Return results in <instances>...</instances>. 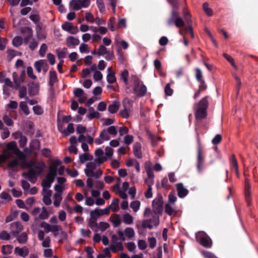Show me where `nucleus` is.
<instances>
[{
    "mask_svg": "<svg viewBox=\"0 0 258 258\" xmlns=\"http://www.w3.org/2000/svg\"><path fill=\"white\" fill-rule=\"evenodd\" d=\"M53 198L54 199L53 202L54 206L55 207H59L62 200L61 195H59L57 194H54L53 195Z\"/></svg>",
    "mask_w": 258,
    "mask_h": 258,
    "instance_id": "obj_32",
    "label": "nucleus"
},
{
    "mask_svg": "<svg viewBox=\"0 0 258 258\" xmlns=\"http://www.w3.org/2000/svg\"><path fill=\"white\" fill-rule=\"evenodd\" d=\"M15 253L20 256L25 257L29 254V249L26 247L22 248L17 247L15 249Z\"/></svg>",
    "mask_w": 258,
    "mask_h": 258,
    "instance_id": "obj_11",
    "label": "nucleus"
},
{
    "mask_svg": "<svg viewBox=\"0 0 258 258\" xmlns=\"http://www.w3.org/2000/svg\"><path fill=\"white\" fill-rule=\"evenodd\" d=\"M49 214L45 207L42 208V211L39 215V218L42 220H45L48 218Z\"/></svg>",
    "mask_w": 258,
    "mask_h": 258,
    "instance_id": "obj_44",
    "label": "nucleus"
},
{
    "mask_svg": "<svg viewBox=\"0 0 258 258\" xmlns=\"http://www.w3.org/2000/svg\"><path fill=\"white\" fill-rule=\"evenodd\" d=\"M98 227L99 228L101 231H104L109 227V224L106 222H100L99 223Z\"/></svg>",
    "mask_w": 258,
    "mask_h": 258,
    "instance_id": "obj_55",
    "label": "nucleus"
},
{
    "mask_svg": "<svg viewBox=\"0 0 258 258\" xmlns=\"http://www.w3.org/2000/svg\"><path fill=\"white\" fill-rule=\"evenodd\" d=\"M80 0H71L70 2V6L72 7L74 10H79L82 7L80 6Z\"/></svg>",
    "mask_w": 258,
    "mask_h": 258,
    "instance_id": "obj_24",
    "label": "nucleus"
},
{
    "mask_svg": "<svg viewBox=\"0 0 258 258\" xmlns=\"http://www.w3.org/2000/svg\"><path fill=\"white\" fill-rule=\"evenodd\" d=\"M11 238L10 235L7 231L3 230L0 232V239L4 240H8Z\"/></svg>",
    "mask_w": 258,
    "mask_h": 258,
    "instance_id": "obj_43",
    "label": "nucleus"
},
{
    "mask_svg": "<svg viewBox=\"0 0 258 258\" xmlns=\"http://www.w3.org/2000/svg\"><path fill=\"white\" fill-rule=\"evenodd\" d=\"M23 164L26 167L31 169L33 166L35 167L37 163H36L33 160H30L28 161H25Z\"/></svg>",
    "mask_w": 258,
    "mask_h": 258,
    "instance_id": "obj_56",
    "label": "nucleus"
},
{
    "mask_svg": "<svg viewBox=\"0 0 258 258\" xmlns=\"http://www.w3.org/2000/svg\"><path fill=\"white\" fill-rule=\"evenodd\" d=\"M124 233L128 238L131 239L135 235V231L133 228L131 227L126 228L124 230Z\"/></svg>",
    "mask_w": 258,
    "mask_h": 258,
    "instance_id": "obj_36",
    "label": "nucleus"
},
{
    "mask_svg": "<svg viewBox=\"0 0 258 258\" xmlns=\"http://www.w3.org/2000/svg\"><path fill=\"white\" fill-rule=\"evenodd\" d=\"M133 151L134 154L136 157L139 159H141L142 158L141 145L139 143L136 142L135 143L133 146Z\"/></svg>",
    "mask_w": 258,
    "mask_h": 258,
    "instance_id": "obj_12",
    "label": "nucleus"
},
{
    "mask_svg": "<svg viewBox=\"0 0 258 258\" xmlns=\"http://www.w3.org/2000/svg\"><path fill=\"white\" fill-rule=\"evenodd\" d=\"M97 7L101 13L103 14L105 12V6L103 0H96Z\"/></svg>",
    "mask_w": 258,
    "mask_h": 258,
    "instance_id": "obj_39",
    "label": "nucleus"
},
{
    "mask_svg": "<svg viewBox=\"0 0 258 258\" xmlns=\"http://www.w3.org/2000/svg\"><path fill=\"white\" fill-rule=\"evenodd\" d=\"M61 28L63 30L69 32L73 28V25L71 23L66 22L62 24Z\"/></svg>",
    "mask_w": 258,
    "mask_h": 258,
    "instance_id": "obj_47",
    "label": "nucleus"
},
{
    "mask_svg": "<svg viewBox=\"0 0 258 258\" xmlns=\"http://www.w3.org/2000/svg\"><path fill=\"white\" fill-rule=\"evenodd\" d=\"M197 238L200 244L206 248H211L212 245V241L210 237L204 232H200L197 235Z\"/></svg>",
    "mask_w": 258,
    "mask_h": 258,
    "instance_id": "obj_4",
    "label": "nucleus"
},
{
    "mask_svg": "<svg viewBox=\"0 0 258 258\" xmlns=\"http://www.w3.org/2000/svg\"><path fill=\"white\" fill-rule=\"evenodd\" d=\"M32 109L34 114L36 115H41L44 112L43 109L39 105L34 106Z\"/></svg>",
    "mask_w": 258,
    "mask_h": 258,
    "instance_id": "obj_35",
    "label": "nucleus"
},
{
    "mask_svg": "<svg viewBox=\"0 0 258 258\" xmlns=\"http://www.w3.org/2000/svg\"><path fill=\"white\" fill-rule=\"evenodd\" d=\"M10 229L14 235L19 234L23 230V227L20 222H15L11 224Z\"/></svg>",
    "mask_w": 258,
    "mask_h": 258,
    "instance_id": "obj_7",
    "label": "nucleus"
},
{
    "mask_svg": "<svg viewBox=\"0 0 258 258\" xmlns=\"http://www.w3.org/2000/svg\"><path fill=\"white\" fill-rule=\"evenodd\" d=\"M113 218L112 222L114 227H118L120 226L121 223V220L120 219L119 216L117 214H114L111 218Z\"/></svg>",
    "mask_w": 258,
    "mask_h": 258,
    "instance_id": "obj_26",
    "label": "nucleus"
},
{
    "mask_svg": "<svg viewBox=\"0 0 258 258\" xmlns=\"http://www.w3.org/2000/svg\"><path fill=\"white\" fill-rule=\"evenodd\" d=\"M163 201L161 194H158L157 197L152 202V207L155 214L161 215L163 212Z\"/></svg>",
    "mask_w": 258,
    "mask_h": 258,
    "instance_id": "obj_3",
    "label": "nucleus"
},
{
    "mask_svg": "<svg viewBox=\"0 0 258 258\" xmlns=\"http://www.w3.org/2000/svg\"><path fill=\"white\" fill-rule=\"evenodd\" d=\"M48 172L46 174L45 178L47 180L53 183L54 181L55 178L57 175V172L53 170L52 168H48Z\"/></svg>",
    "mask_w": 258,
    "mask_h": 258,
    "instance_id": "obj_13",
    "label": "nucleus"
},
{
    "mask_svg": "<svg viewBox=\"0 0 258 258\" xmlns=\"http://www.w3.org/2000/svg\"><path fill=\"white\" fill-rule=\"evenodd\" d=\"M93 156L88 153H84L80 155L79 160L81 163H84L86 161L92 160Z\"/></svg>",
    "mask_w": 258,
    "mask_h": 258,
    "instance_id": "obj_21",
    "label": "nucleus"
},
{
    "mask_svg": "<svg viewBox=\"0 0 258 258\" xmlns=\"http://www.w3.org/2000/svg\"><path fill=\"white\" fill-rule=\"evenodd\" d=\"M148 242L149 243V246L151 249H153L156 247V239L155 237H148Z\"/></svg>",
    "mask_w": 258,
    "mask_h": 258,
    "instance_id": "obj_52",
    "label": "nucleus"
},
{
    "mask_svg": "<svg viewBox=\"0 0 258 258\" xmlns=\"http://www.w3.org/2000/svg\"><path fill=\"white\" fill-rule=\"evenodd\" d=\"M102 173H103V172H102V170L100 169H99L98 170H97L96 172H94V171L93 172H92V173H91L89 174H87V173H86V176L88 177H95L96 178H99L102 175Z\"/></svg>",
    "mask_w": 258,
    "mask_h": 258,
    "instance_id": "obj_40",
    "label": "nucleus"
},
{
    "mask_svg": "<svg viewBox=\"0 0 258 258\" xmlns=\"http://www.w3.org/2000/svg\"><path fill=\"white\" fill-rule=\"evenodd\" d=\"M0 82L4 83L5 84L4 86L13 87V84L9 78H5L3 80L0 78Z\"/></svg>",
    "mask_w": 258,
    "mask_h": 258,
    "instance_id": "obj_53",
    "label": "nucleus"
},
{
    "mask_svg": "<svg viewBox=\"0 0 258 258\" xmlns=\"http://www.w3.org/2000/svg\"><path fill=\"white\" fill-rule=\"evenodd\" d=\"M109 135L115 136L117 134L116 127L115 126H110L106 130Z\"/></svg>",
    "mask_w": 258,
    "mask_h": 258,
    "instance_id": "obj_58",
    "label": "nucleus"
},
{
    "mask_svg": "<svg viewBox=\"0 0 258 258\" xmlns=\"http://www.w3.org/2000/svg\"><path fill=\"white\" fill-rule=\"evenodd\" d=\"M13 247L11 245H3L2 252L4 254H10L12 252Z\"/></svg>",
    "mask_w": 258,
    "mask_h": 258,
    "instance_id": "obj_37",
    "label": "nucleus"
},
{
    "mask_svg": "<svg viewBox=\"0 0 258 258\" xmlns=\"http://www.w3.org/2000/svg\"><path fill=\"white\" fill-rule=\"evenodd\" d=\"M115 244H111L110 246V250L113 252H116L117 250L122 251L123 249V247L121 242H115Z\"/></svg>",
    "mask_w": 258,
    "mask_h": 258,
    "instance_id": "obj_17",
    "label": "nucleus"
},
{
    "mask_svg": "<svg viewBox=\"0 0 258 258\" xmlns=\"http://www.w3.org/2000/svg\"><path fill=\"white\" fill-rule=\"evenodd\" d=\"M79 40L73 36H69L67 38V43L69 47H70L71 46L78 45L79 44Z\"/></svg>",
    "mask_w": 258,
    "mask_h": 258,
    "instance_id": "obj_16",
    "label": "nucleus"
},
{
    "mask_svg": "<svg viewBox=\"0 0 258 258\" xmlns=\"http://www.w3.org/2000/svg\"><path fill=\"white\" fill-rule=\"evenodd\" d=\"M123 222L125 224H131L133 223V217L128 213H125L123 215Z\"/></svg>",
    "mask_w": 258,
    "mask_h": 258,
    "instance_id": "obj_27",
    "label": "nucleus"
},
{
    "mask_svg": "<svg viewBox=\"0 0 258 258\" xmlns=\"http://www.w3.org/2000/svg\"><path fill=\"white\" fill-rule=\"evenodd\" d=\"M229 162L230 166L232 168L234 169V170H237V169L238 168L237 161L234 154H232L231 155L229 159Z\"/></svg>",
    "mask_w": 258,
    "mask_h": 258,
    "instance_id": "obj_23",
    "label": "nucleus"
},
{
    "mask_svg": "<svg viewBox=\"0 0 258 258\" xmlns=\"http://www.w3.org/2000/svg\"><path fill=\"white\" fill-rule=\"evenodd\" d=\"M61 164V162L59 160H55L51 165V166L49 167V168H52L53 170L57 172V167Z\"/></svg>",
    "mask_w": 258,
    "mask_h": 258,
    "instance_id": "obj_62",
    "label": "nucleus"
},
{
    "mask_svg": "<svg viewBox=\"0 0 258 258\" xmlns=\"http://www.w3.org/2000/svg\"><path fill=\"white\" fill-rule=\"evenodd\" d=\"M58 81L56 73L54 70L49 72V85L50 87L53 86L55 83Z\"/></svg>",
    "mask_w": 258,
    "mask_h": 258,
    "instance_id": "obj_15",
    "label": "nucleus"
},
{
    "mask_svg": "<svg viewBox=\"0 0 258 258\" xmlns=\"http://www.w3.org/2000/svg\"><path fill=\"white\" fill-rule=\"evenodd\" d=\"M47 49V46L46 44L43 43L40 48L39 49V55L41 57H43L45 55V54Z\"/></svg>",
    "mask_w": 258,
    "mask_h": 258,
    "instance_id": "obj_54",
    "label": "nucleus"
},
{
    "mask_svg": "<svg viewBox=\"0 0 258 258\" xmlns=\"http://www.w3.org/2000/svg\"><path fill=\"white\" fill-rule=\"evenodd\" d=\"M197 141L198 143L197 146V151H198V155H197V162H203L204 163V156L203 154V151L201 147V144L200 143V136H199V133L197 134V136H196Z\"/></svg>",
    "mask_w": 258,
    "mask_h": 258,
    "instance_id": "obj_6",
    "label": "nucleus"
},
{
    "mask_svg": "<svg viewBox=\"0 0 258 258\" xmlns=\"http://www.w3.org/2000/svg\"><path fill=\"white\" fill-rule=\"evenodd\" d=\"M222 140V136L220 134H217L212 139V143L214 145L219 144Z\"/></svg>",
    "mask_w": 258,
    "mask_h": 258,
    "instance_id": "obj_64",
    "label": "nucleus"
},
{
    "mask_svg": "<svg viewBox=\"0 0 258 258\" xmlns=\"http://www.w3.org/2000/svg\"><path fill=\"white\" fill-rule=\"evenodd\" d=\"M22 43L23 40L20 36L15 37L12 41L13 45L16 47H18L21 45Z\"/></svg>",
    "mask_w": 258,
    "mask_h": 258,
    "instance_id": "obj_33",
    "label": "nucleus"
},
{
    "mask_svg": "<svg viewBox=\"0 0 258 258\" xmlns=\"http://www.w3.org/2000/svg\"><path fill=\"white\" fill-rule=\"evenodd\" d=\"M107 81L112 84L116 81V78L115 76V73L112 71V68H108L107 69Z\"/></svg>",
    "mask_w": 258,
    "mask_h": 258,
    "instance_id": "obj_10",
    "label": "nucleus"
},
{
    "mask_svg": "<svg viewBox=\"0 0 258 258\" xmlns=\"http://www.w3.org/2000/svg\"><path fill=\"white\" fill-rule=\"evenodd\" d=\"M115 20L114 17H111L109 19L107 23L108 27L111 31L115 30V27L114 26V24L115 22Z\"/></svg>",
    "mask_w": 258,
    "mask_h": 258,
    "instance_id": "obj_48",
    "label": "nucleus"
},
{
    "mask_svg": "<svg viewBox=\"0 0 258 258\" xmlns=\"http://www.w3.org/2000/svg\"><path fill=\"white\" fill-rule=\"evenodd\" d=\"M119 200L118 199H114L112 200V203L110 206H111V209L114 212H117L119 210Z\"/></svg>",
    "mask_w": 258,
    "mask_h": 258,
    "instance_id": "obj_29",
    "label": "nucleus"
},
{
    "mask_svg": "<svg viewBox=\"0 0 258 258\" xmlns=\"http://www.w3.org/2000/svg\"><path fill=\"white\" fill-rule=\"evenodd\" d=\"M57 56L59 59H62L66 57L68 53V50L67 48H63V49H57L56 50Z\"/></svg>",
    "mask_w": 258,
    "mask_h": 258,
    "instance_id": "obj_20",
    "label": "nucleus"
},
{
    "mask_svg": "<svg viewBox=\"0 0 258 258\" xmlns=\"http://www.w3.org/2000/svg\"><path fill=\"white\" fill-rule=\"evenodd\" d=\"M134 82V91L137 97H142L146 95L147 88L139 78L136 75H131Z\"/></svg>",
    "mask_w": 258,
    "mask_h": 258,
    "instance_id": "obj_2",
    "label": "nucleus"
},
{
    "mask_svg": "<svg viewBox=\"0 0 258 258\" xmlns=\"http://www.w3.org/2000/svg\"><path fill=\"white\" fill-rule=\"evenodd\" d=\"M3 120L8 126H12L13 124V121L7 115L4 116Z\"/></svg>",
    "mask_w": 258,
    "mask_h": 258,
    "instance_id": "obj_63",
    "label": "nucleus"
},
{
    "mask_svg": "<svg viewBox=\"0 0 258 258\" xmlns=\"http://www.w3.org/2000/svg\"><path fill=\"white\" fill-rule=\"evenodd\" d=\"M203 8L207 15L211 16L213 15V11L211 8H209V5L207 3H204L203 4Z\"/></svg>",
    "mask_w": 258,
    "mask_h": 258,
    "instance_id": "obj_41",
    "label": "nucleus"
},
{
    "mask_svg": "<svg viewBox=\"0 0 258 258\" xmlns=\"http://www.w3.org/2000/svg\"><path fill=\"white\" fill-rule=\"evenodd\" d=\"M140 202L139 201H134L130 204L131 208L135 212H137L140 208Z\"/></svg>",
    "mask_w": 258,
    "mask_h": 258,
    "instance_id": "obj_38",
    "label": "nucleus"
},
{
    "mask_svg": "<svg viewBox=\"0 0 258 258\" xmlns=\"http://www.w3.org/2000/svg\"><path fill=\"white\" fill-rule=\"evenodd\" d=\"M35 167L38 170V171H36V174L39 175L42 173L44 169L45 168L46 165L43 162H41L37 163Z\"/></svg>",
    "mask_w": 258,
    "mask_h": 258,
    "instance_id": "obj_25",
    "label": "nucleus"
},
{
    "mask_svg": "<svg viewBox=\"0 0 258 258\" xmlns=\"http://www.w3.org/2000/svg\"><path fill=\"white\" fill-rule=\"evenodd\" d=\"M174 24L177 27L180 28L184 26V22L181 17H179L174 20Z\"/></svg>",
    "mask_w": 258,
    "mask_h": 258,
    "instance_id": "obj_49",
    "label": "nucleus"
},
{
    "mask_svg": "<svg viewBox=\"0 0 258 258\" xmlns=\"http://www.w3.org/2000/svg\"><path fill=\"white\" fill-rule=\"evenodd\" d=\"M100 117V113L95 111H93L92 112H90L87 115V117L89 120H92L94 118H98Z\"/></svg>",
    "mask_w": 258,
    "mask_h": 258,
    "instance_id": "obj_46",
    "label": "nucleus"
},
{
    "mask_svg": "<svg viewBox=\"0 0 258 258\" xmlns=\"http://www.w3.org/2000/svg\"><path fill=\"white\" fill-rule=\"evenodd\" d=\"M123 107L124 109L121 110L119 111V114L120 116L124 118H127L129 117V113L126 109V107L125 106L124 103H123Z\"/></svg>",
    "mask_w": 258,
    "mask_h": 258,
    "instance_id": "obj_51",
    "label": "nucleus"
},
{
    "mask_svg": "<svg viewBox=\"0 0 258 258\" xmlns=\"http://www.w3.org/2000/svg\"><path fill=\"white\" fill-rule=\"evenodd\" d=\"M101 216L100 213V210L98 209H96L93 211H92L90 213L91 218L97 220V219Z\"/></svg>",
    "mask_w": 258,
    "mask_h": 258,
    "instance_id": "obj_30",
    "label": "nucleus"
},
{
    "mask_svg": "<svg viewBox=\"0 0 258 258\" xmlns=\"http://www.w3.org/2000/svg\"><path fill=\"white\" fill-rule=\"evenodd\" d=\"M108 134H109L105 130H103L100 134L99 138L103 141H108L110 138Z\"/></svg>",
    "mask_w": 258,
    "mask_h": 258,
    "instance_id": "obj_42",
    "label": "nucleus"
},
{
    "mask_svg": "<svg viewBox=\"0 0 258 258\" xmlns=\"http://www.w3.org/2000/svg\"><path fill=\"white\" fill-rule=\"evenodd\" d=\"M120 103L118 101H114L108 107V111L112 114L116 113L119 109Z\"/></svg>",
    "mask_w": 258,
    "mask_h": 258,
    "instance_id": "obj_14",
    "label": "nucleus"
},
{
    "mask_svg": "<svg viewBox=\"0 0 258 258\" xmlns=\"http://www.w3.org/2000/svg\"><path fill=\"white\" fill-rule=\"evenodd\" d=\"M75 131L74 124L73 123H69L66 130H64L62 133L64 136H68L71 134H73Z\"/></svg>",
    "mask_w": 258,
    "mask_h": 258,
    "instance_id": "obj_28",
    "label": "nucleus"
},
{
    "mask_svg": "<svg viewBox=\"0 0 258 258\" xmlns=\"http://www.w3.org/2000/svg\"><path fill=\"white\" fill-rule=\"evenodd\" d=\"M21 32L27 34V36L24 37V42L25 44H27L33 36L32 29L29 27H25L22 28Z\"/></svg>",
    "mask_w": 258,
    "mask_h": 258,
    "instance_id": "obj_8",
    "label": "nucleus"
},
{
    "mask_svg": "<svg viewBox=\"0 0 258 258\" xmlns=\"http://www.w3.org/2000/svg\"><path fill=\"white\" fill-rule=\"evenodd\" d=\"M28 236L25 232L22 233L17 237V240L20 243H25L27 241Z\"/></svg>",
    "mask_w": 258,
    "mask_h": 258,
    "instance_id": "obj_34",
    "label": "nucleus"
},
{
    "mask_svg": "<svg viewBox=\"0 0 258 258\" xmlns=\"http://www.w3.org/2000/svg\"><path fill=\"white\" fill-rule=\"evenodd\" d=\"M20 107L25 115H27L30 113L28 106L26 102L21 101L20 103Z\"/></svg>",
    "mask_w": 258,
    "mask_h": 258,
    "instance_id": "obj_31",
    "label": "nucleus"
},
{
    "mask_svg": "<svg viewBox=\"0 0 258 258\" xmlns=\"http://www.w3.org/2000/svg\"><path fill=\"white\" fill-rule=\"evenodd\" d=\"M178 196L180 198H184L188 193V190L185 188L182 183L176 184Z\"/></svg>",
    "mask_w": 258,
    "mask_h": 258,
    "instance_id": "obj_9",
    "label": "nucleus"
},
{
    "mask_svg": "<svg viewBox=\"0 0 258 258\" xmlns=\"http://www.w3.org/2000/svg\"><path fill=\"white\" fill-rule=\"evenodd\" d=\"M173 209L171 207L169 204H166L165 205V212L169 216H171L174 213Z\"/></svg>",
    "mask_w": 258,
    "mask_h": 258,
    "instance_id": "obj_60",
    "label": "nucleus"
},
{
    "mask_svg": "<svg viewBox=\"0 0 258 258\" xmlns=\"http://www.w3.org/2000/svg\"><path fill=\"white\" fill-rule=\"evenodd\" d=\"M16 134L20 138V140L19 141L20 146L21 147H24L27 143V138L25 136H23L22 134L20 132H17L16 133Z\"/></svg>",
    "mask_w": 258,
    "mask_h": 258,
    "instance_id": "obj_22",
    "label": "nucleus"
},
{
    "mask_svg": "<svg viewBox=\"0 0 258 258\" xmlns=\"http://www.w3.org/2000/svg\"><path fill=\"white\" fill-rule=\"evenodd\" d=\"M138 245L139 249L141 250H144L147 247V243L144 240H139L138 242Z\"/></svg>",
    "mask_w": 258,
    "mask_h": 258,
    "instance_id": "obj_61",
    "label": "nucleus"
},
{
    "mask_svg": "<svg viewBox=\"0 0 258 258\" xmlns=\"http://www.w3.org/2000/svg\"><path fill=\"white\" fill-rule=\"evenodd\" d=\"M196 78L197 80L199 82L204 80L203 79V75L201 70L199 68H196Z\"/></svg>",
    "mask_w": 258,
    "mask_h": 258,
    "instance_id": "obj_50",
    "label": "nucleus"
},
{
    "mask_svg": "<svg viewBox=\"0 0 258 258\" xmlns=\"http://www.w3.org/2000/svg\"><path fill=\"white\" fill-rule=\"evenodd\" d=\"M52 183L47 180L46 179H43L41 183V185L43 187V191H46L45 188L50 187Z\"/></svg>",
    "mask_w": 258,
    "mask_h": 258,
    "instance_id": "obj_57",
    "label": "nucleus"
},
{
    "mask_svg": "<svg viewBox=\"0 0 258 258\" xmlns=\"http://www.w3.org/2000/svg\"><path fill=\"white\" fill-rule=\"evenodd\" d=\"M87 169L85 170V174H89L93 172L97 167L96 164L93 162H90L86 164Z\"/></svg>",
    "mask_w": 258,
    "mask_h": 258,
    "instance_id": "obj_18",
    "label": "nucleus"
},
{
    "mask_svg": "<svg viewBox=\"0 0 258 258\" xmlns=\"http://www.w3.org/2000/svg\"><path fill=\"white\" fill-rule=\"evenodd\" d=\"M36 171L35 169L31 168L28 172H23L22 175L24 177L28 178L29 181L34 183L36 180L37 176H39L36 174Z\"/></svg>",
    "mask_w": 258,
    "mask_h": 258,
    "instance_id": "obj_5",
    "label": "nucleus"
},
{
    "mask_svg": "<svg viewBox=\"0 0 258 258\" xmlns=\"http://www.w3.org/2000/svg\"><path fill=\"white\" fill-rule=\"evenodd\" d=\"M107 53H108L107 48L103 45H101L98 49V55H104Z\"/></svg>",
    "mask_w": 258,
    "mask_h": 258,
    "instance_id": "obj_45",
    "label": "nucleus"
},
{
    "mask_svg": "<svg viewBox=\"0 0 258 258\" xmlns=\"http://www.w3.org/2000/svg\"><path fill=\"white\" fill-rule=\"evenodd\" d=\"M128 72L127 70H124L122 72H121L120 74V78L123 80L124 84L126 86V89H128L129 87H127L128 85Z\"/></svg>",
    "mask_w": 258,
    "mask_h": 258,
    "instance_id": "obj_19",
    "label": "nucleus"
},
{
    "mask_svg": "<svg viewBox=\"0 0 258 258\" xmlns=\"http://www.w3.org/2000/svg\"><path fill=\"white\" fill-rule=\"evenodd\" d=\"M13 79L14 83L16 85V89H17L20 86V82L19 77H18V75L16 72H14L13 73Z\"/></svg>",
    "mask_w": 258,
    "mask_h": 258,
    "instance_id": "obj_59",
    "label": "nucleus"
},
{
    "mask_svg": "<svg viewBox=\"0 0 258 258\" xmlns=\"http://www.w3.org/2000/svg\"><path fill=\"white\" fill-rule=\"evenodd\" d=\"M208 98V96H206L201 100L198 103L196 109L195 118L196 121L195 123V132L196 136H197L198 133L199 136H200V134H205L208 130L206 123L203 120L207 116V109L209 105Z\"/></svg>",
    "mask_w": 258,
    "mask_h": 258,
    "instance_id": "obj_1",
    "label": "nucleus"
}]
</instances>
